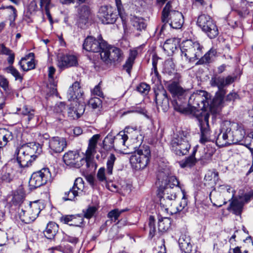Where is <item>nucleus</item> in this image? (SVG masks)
<instances>
[{
    "mask_svg": "<svg viewBox=\"0 0 253 253\" xmlns=\"http://www.w3.org/2000/svg\"><path fill=\"white\" fill-rule=\"evenodd\" d=\"M175 66L171 59H168L165 61L163 72L170 75L174 72Z\"/></svg>",
    "mask_w": 253,
    "mask_h": 253,
    "instance_id": "42",
    "label": "nucleus"
},
{
    "mask_svg": "<svg viewBox=\"0 0 253 253\" xmlns=\"http://www.w3.org/2000/svg\"><path fill=\"white\" fill-rule=\"evenodd\" d=\"M196 151L197 147H195L194 148L192 155L187 157L181 165L182 167H191L195 165L196 163V159L195 158V154Z\"/></svg>",
    "mask_w": 253,
    "mask_h": 253,
    "instance_id": "41",
    "label": "nucleus"
},
{
    "mask_svg": "<svg viewBox=\"0 0 253 253\" xmlns=\"http://www.w3.org/2000/svg\"><path fill=\"white\" fill-rule=\"evenodd\" d=\"M138 52L136 49L130 50L129 56L123 65V68L126 72L130 74V71L134 63V60L137 55Z\"/></svg>",
    "mask_w": 253,
    "mask_h": 253,
    "instance_id": "30",
    "label": "nucleus"
},
{
    "mask_svg": "<svg viewBox=\"0 0 253 253\" xmlns=\"http://www.w3.org/2000/svg\"><path fill=\"white\" fill-rule=\"evenodd\" d=\"M197 24L210 39H214L218 35L216 25L209 15H200L197 20Z\"/></svg>",
    "mask_w": 253,
    "mask_h": 253,
    "instance_id": "12",
    "label": "nucleus"
},
{
    "mask_svg": "<svg viewBox=\"0 0 253 253\" xmlns=\"http://www.w3.org/2000/svg\"><path fill=\"white\" fill-rule=\"evenodd\" d=\"M245 145L248 148L251 152L253 150V131L250 132L245 139Z\"/></svg>",
    "mask_w": 253,
    "mask_h": 253,
    "instance_id": "50",
    "label": "nucleus"
},
{
    "mask_svg": "<svg viewBox=\"0 0 253 253\" xmlns=\"http://www.w3.org/2000/svg\"><path fill=\"white\" fill-rule=\"evenodd\" d=\"M13 138L11 131L5 128H0V148L5 146Z\"/></svg>",
    "mask_w": 253,
    "mask_h": 253,
    "instance_id": "31",
    "label": "nucleus"
},
{
    "mask_svg": "<svg viewBox=\"0 0 253 253\" xmlns=\"http://www.w3.org/2000/svg\"><path fill=\"white\" fill-rule=\"evenodd\" d=\"M253 196V190L250 191L247 193L244 194L243 196L240 197L239 199L242 200L245 203H248L250 201L251 198Z\"/></svg>",
    "mask_w": 253,
    "mask_h": 253,
    "instance_id": "60",
    "label": "nucleus"
},
{
    "mask_svg": "<svg viewBox=\"0 0 253 253\" xmlns=\"http://www.w3.org/2000/svg\"><path fill=\"white\" fill-rule=\"evenodd\" d=\"M171 3L169 1L164 8L162 20L164 23L169 22V26L173 29H180L184 23L183 16L178 11L171 10Z\"/></svg>",
    "mask_w": 253,
    "mask_h": 253,
    "instance_id": "6",
    "label": "nucleus"
},
{
    "mask_svg": "<svg viewBox=\"0 0 253 253\" xmlns=\"http://www.w3.org/2000/svg\"><path fill=\"white\" fill-rule=\"evenodd\" d=\"M235 81V78L228 76L225 78L221 76H214L211 78L210 83L212 86L218 87L219 92L225 91L224 87L233 83Z\"/></svg>",
    "mask_w": 253,
    "mask_h": 253,
    "instance_id": "20",
    "label": "nucleus"
},
{
    "mask_svg": "<svg viewBox=\"0 0 253 253\" xmlns=\"http://www.w3.org/2000/svg\"><path fill=\"white\" fill-rule=\"evenodd\" d=\"M51 174L47 168L34 172L29 180V184L31 189L39 187L51 180Z\"/></svg>",
    "mask_w": 253,
    "mask_h": 253,
    "instance_id": "13",
    "label": "nucleus"
},
{
    "mask_svg": "<svg viewBox=\"0 0 253 253\" xmlns=\"http://www.w3.org/2000/svg\"><path fill=\"white\" fill-rule=\"evenodd\" d=\"M50 151L58 153L62 152L66 147L67 142L65 138L58 136L52 137L48 141Z\"/></svg>",
    "mask_w": 253,
    "mask_h": 253,
    "instance_id": "23",
    "label": "nucleus"
},
{
    "mask_svg": "<svg viewBox=\"0 0 253 253\" xmlns=\"http://www.w3.org/2000/svg\"><path fill=\"white\" fill-rule=\"evenodd\" d=\"M6 9L8 10L9 13V19L10 21V25L14 26L15 25L14 21L17 17V11L16 9L12 6H7Z\"/></svg>",
    "mask_w": 253,
    "mask_h": 253,
    "instance_id": "46",
    "label": "nucleus"
},
{
    "mask_svg": "<svg viewBox=\"0 0 253 253\" xmlns=\"http://www.w3.org/2000/svg\"><path fill=\"white\" fill-rule=\"evenodd\" d=\"M98 16L105 24H113L118 18L117 14L113 12L112 8L107 6H102L100 8Z\"/></svg>",
    "mask_w": 253,
    "mask_h": 253,
    "instance_id": "18",
    "label": "nucleus"
},
{
    "mask_svg": "<svg viewBox=\"0 0 253 253\" xmlns=\"http://www.w3.org/2000/svg\"><path fill=\"white\" fill-rule=\"evenodd\" d=\"M63 161L67 165L77 168L81 167L82 162L85 161L80 157L78 152L73 151H69L64 154Z\"/></svg>",
    "mask_w": 253,
    "mask_h": 253,
    "instance_id": "19",
    "label": "nucleus"
},
{
    "mask_svg": "<svg viewBox=\"0 0 253 253\" xmlns=\"http://www.w3.org/2000/svg\"><path fill=\"white\" fill-rule=\"evenodd\" d=\"M178 243L181 250L184 252H189L191 250L192 246L189 237L182 235L179 239Z\"/></svg>",
    "mask_w": 253,
    "mask_h": 253,
    "instance_id": "33",
    "label": "nucleus"
},
{
    "mask_svg": "<svg viewBox=\"0 0 253 253\" xmlns=\"http://www.w3.org/2000/svg\"><path fill=\"white\" fill-rule=\"evenodd\" d=\"M229 201L230 202V203L227 210L237 215H241L245 203L237 198L229 199Z\"/></svg>",
    "mask_w": 253,
    "mask_h": 253,
    "instance_id": "27",
    "label": "nucleus"
},
{
    "mask_svg": "<svg viewBox=\"0 0 253 253\" xmlns=\"http://www.w3.org/2000/svg\"><path fill=\"white\" fill-rule=\"evenodd\" d=\"M14 171L10 167L3 168L1 176V179L6 182H11L14 177Z\"/></svg>",
    "mask_w": 253,
    "mask_h": 253,
    "instance_id": "34",
    "label": "nucleus"
},
{
    "mask_svg": "<svg viewBox=\"0 0 253 253\" xmlns=\"http://www.w3.org/2000/svg\"><path fill=\"white\" fill-rule=\"evenodd\" d=\"M181 190L183 194L182 198L180 201L177 202L175 200L173 201L172 205L170 206V207L169 208V213L170 214H176L182 211V210H184L185 207L187 206V202L185 197L184 191L182 189Z\"/></svg>",
    "mask_w": 253,
    "mask_h": 253,
    "instance_id": "26",
    "label": "nucleus"
},
{
    "mask_svg": "<svg viewBox=\"0 0 253 253\" xmlns=\"http://www.w3.org/2000/svg\"><path fill=\"white\" fill-rule=\"evenodd\" d=\"M101 59L106 63L121 62L124 59L122 51L116 47H109L106 43V47L100 53Z\"/></svg>",
    "mask_w": 253,
    "mask_h": 253,
    "instance_id": "14",
    "label": "nucleus"
},
{
    "mask_svg": "<svg viewBox=\"0 0 253 253\" xmlns=\"http://www.w3.org/2000/svg\"><path fill=\"white\" fill-rule=\"evenodd\" d=\"M19 65L21 68L24 71H27L33 69L35 67L34 59L29 61L26 57L22 58L19 62Z\"/></svg>",
    "mask_w": 253,
    "mask_h": 253,
    "instance_id": "36",
    "label": "nucleus"
},
{
    "mask_svg": "<svg viewBox=\"0 0 253 253\" xmlns=\"http://www.w3.org/2000/svg\"><path fill=\"white\" fill-rule=\"evenodd\" d=\"M24 198V194L22 191H16L13 195L11 201L13 204L15 205H20L21 206V204L23 203Z\"/></svg>",
    "mask_w": 253,
    "mask_h": 253,
    "instance_id": "40",
    "label": "nucleus"
},
{
    "mask_svg": "<svg viewBox=\"0 0 253 253\" xmlns=\"http://www.w3.org/2000/svg\"><path fill=\"white\" fill-rule=\"evenodd\" d=\"M225 91H217L215 97L211 101L210 98V94L205 91L200 90L191 95L188 100V105L197 111H202L201 116L198 118L202 117L205 114H209L205 111L208 109L212 110V108L220 107L223 103Z\"/></svg>",
    "mask_w": 253,
    "mask_h": 253,
    "instance_id": "2",
    "label": "nucleus"
},
{
    "mask_svg": "<svg viewBox=\"0 0 253 253\" xmlns=\"http://www.w3.org/2000/svg\"><path fill=\"white\" fill-rule=\"evenodd\" d=\"M233 136H230L229 143H235V144L240 143L245 145V142L243 138L245 135V131L244 128L238 124V126L235 129H232Z\"/></svg>",
    "mask_w": 253,
    "mask_h": 253,
    "instance_id": "25",
    "label": "nucleus"
},
{
    "mask_svg": "<svg viewBox=\"0 0 253 253\" xmlns=\"http://www.w3.org/2000/svg\"><path fill=\"white\" fill-rule=\"evenodd\" d=\"M167 88L174 98L172 102L174 109L183 114L189 113L190 110L187 106L186 101L189 94V90L183 88L177 81H170Z\"/></svg>",
    "mask_w": 253,
    "mask_h": 253,
    "instance_id": "3",
    "label": "nucleus"
},
{
    "mask_svg": "<svg viewBox=\"0 0 253 253\" xmlns=\"http://www.w3.org/2000/svg\"><path fill=\"white\" fill-rule=\"evenodd\" d=\"M40 7L42 10L50 9L51 7V0H40Z\"/></svg>",
    "mask_w": 253,
    "mask_h": 253,
    "instance_id": "61",
    "label": "nucleus"
},
{
    "mask_svg": "<svg viewBox=\"0 0 253 253\" xmlns=\"http://www.w3.org/2000/svg\"><path fill=\"white\" fill-rule=\"evenodd\" d=\"M38 9L37 3L35 0H33L31 1L29 5L28 6V12L30 14H32L36 12Z\"/></svg>",
    "mask_w": 253,
    "mask_h": 253,
    "instance_id": "58",
    "label": "nucleus"
},
{
    "mask_svg": "<svg viewBox=\"0 0 253 253\" xmlns=\"http://www.w3.org/2000/svg\"><path fill=\"white\" fill-rule=\"evenodd\" d=\"M149 235L152 238L154 236L156 232L155 227V219L153 216H150L149 219Z\"/></svg>",
    "mask_w": 253,
    "mask_h": 253,
    "instance_id": "52",
    "label": "nucleus"
},
{
    "mask_svg": "<svg viewBox=\"0 0 253 253\" xmlns=\"http://www.w3.org/2000/svg\"><path fill=\"white\" fill-rule=\"evenodd\" d=\"M106 47V42L101 36L96 39L92 36L87 37L83 43V48L88 51L93 52H101Z\"/></svg>",
    "mask_w": 253,
    "mask_h": 253,
    "instance_id": "15",
    "label": "nucleus"
},
{
    "mask_svg": "<svg viewBox=\"0 0 253 253\" xmlns=\"http://www.w3.org/2000/svg\"><path fill=\"white\" fill-rule=\"evenodd\" d=\"M83 92L78 82H75L68 89L67 96L69 100H79L82 99Z\"/></svg>",
    "mask_w": 253,
    "mask_h": 253,
    "instance_id": "24",
    "label": "nucleus"
},
{
    "mask_svg": "<svg viewBox=\"0 0 253 253\" xmlns=\"http://www.w3.org/2000/svg\"><path fill=\"white\" fill-rule=\"evenodd\" d=\"M41 152L42 149L39 144L31 142L17 148L15 153L20 166L25 168L31 165Z\"/></svg>",
    "mask_w": 253,
    "mask_h": 253,
    "instance_id": "5",
    "label": "nucleus"
},
{
    "mask_svg": "<svg viewBox=\"0 0 253 253\" xmlns=\"http://www.w3.org/2000/svg\"><path fill=\"white\" fill-rule=\"evenodd\" d=\"M238 126V124L226 121L222 123L220 129V132L218 134L216 140V144L219 147H224L235 143H229L230 136H233L232 129Z\"/></svg>",
    "mask_w": 253,
    "mask_h": 253,
    "instance_id": "11",
    "label": "nucleus"
},
{
    "mask_svg": "<svg viewBox=\"0 0 253 253\" xmlns=\"http://www.w3.org/2000/svg\"><path fill=\"white\" fill-rule=\"evenodd\" d=\"M221 189L223 190L224 193H226L229 195V198L230 199H232L234 198L235 195V190L229 185H222L220 186Z\"/></svg>",
    "mask_w": 253,
    "mask_h": 253,
    "instance_id": "49",
    "label": "nucleus"
},
{
    "mask_svg": "<svg viewBox=\"0 0 253 253\" xmlns=\"http://www.w3.org/2000/svg\"><path fill=\"white\" fill-rule=\"evenodd\" d=\"M116 158L114 154H111L108 157L107 169L100 168L97 173V178L100 182L107 183L110 180V176L113 174V169Z\"/></svg>",
    "mask_w": 253,
    "mask_h": 253,
    "instance_id": "16",
    "label": "nucleus"
},
{
    "mask_svg": "<svg viewBox=\"0 0 253 253\" xmlns=\"http://www.w3.org/2000/svg\"><path fill=\"white\" fill-rule=\"evenodd\" d=\"M0 86L3 88L5 91L9 88L8 82L5 78L0 77Z\"/></svg>",
    "mask_w": 253,
    "mask_h": 253,
    "instance_id": "62",
    "label": "nucleus"
},
{
    "mask_svg": "<svg viewBox=\"0 0 253 253\" xmlns=\"http://www.w3.org/2000/svg\"><path fill=\"white\" fill-rule=\"evenodd\" d=\"M150 86L144 83H142L137 87V90L138 92L144 95H146L148 93L150 90Z\"/></svg>",
    "mask_w": 253,
    "mask_h": 253,
    "instance_id": "51",
    "label": "nucleus"
},
{
    "mask_svg": "<svg viewBox=\"0 0 253 253\" xmlns=\"http://www.w3.org/2000/svg\"><path fill=\"white\" fill-rule=\"evenodd\" d=\"M127 209L119 210L118 209L111 211L108 213V217L112 221L115 222L119 218L120 214L125 211H127Z\"/></svg>",
    "mask_w": 253,
    "mask_h": 253,
    "instance_id": "44",
    "label": "nucleus"
},
{
    "mask_svg": "<svg viewBox=\"0 0 253 253\" xmlns=\"http://www.w3.org/2000/svg\"><path fill=\"white\" fill-rule=\"evenodd\" d=\"M151 75L152 76V81L153 82L157 81L158 82L160 81V75L157 70V67H152Z\"/></svg>",
    "mask_w": 253,
    "mask_h": 253,
    "instance_id": "59",
    "label": "nucleus"
},
{
    "mask_svg": "<svg viewBox=\"0 0 253 253\" xmlns=\"http://www.w3.org/2000/svg\"><path fill=\"white\" fill-rule=\"evenodd\" d=\"M78 61L76 56L72 54H65L58 57V67L63 70L65 68L77 66Z\"/></svg>",
    "mask_w": 253,
    "mask_h": 253,
    "instance_id": "21",
    "label": "nucleus"
},
{
    "mask_svg": "<svg viewBox=\"0 0 253 253\" xmlns=\"http://www.w3.org/2000/svg\"><path fill=\"white\" fill-rule=\"evenodd\" d=\"M133 27L137 30H141L146 27V25L142 19L134 18L132 21Z\"/></svg>",
    "mask_w": 253,
    "mask_h": 253,
    "instance_id": "48",
    "label": "nucleus"
},
{
    "mask_svg": "<svg viewBox=\"0 0 253 253\" xmlns=\"http://www.w3.org/2000/svg\"><path fill=\"white\" fill-rule=\"evenodd\" d=\"M23 206H21V208L18 211V215L22 222L29 224L34 221L38 216L41 209L40 204L37 202L35 201L33 203H27V206H26V203L23 204Z\"/></svg>",
    "mask_w": 253,
    "mask_h": 253,
    "instance_id": "8",
    "label": "nucleus"
},
{
    "mask_svg": "<svg viewBox=\"0 0 253 253\" xmlns=\"http://www.w3.org/2000/svg\"><path fill=\"white\" fill-rule=\"evenodd\" d=\"M99 137V134H95L89 139L88 148L85 153L86 159H90L91 156L95 153L97 143Z\"/></svg>",
    "mask_w": 253,
    "mask_h": 253,
    "instance_id": "28",
    "label": "nucleus"
},
{
    "mask_svg": "<svg viewBox=\"0 0 253 253\" xmlns=\"http://www.w3.org/2000/svg\"><path fill=\"white\" fill-rule=\"evenodd\" d=\"M229 253H248V251L245 250L242 251L241 247H236L233 249H230Z\"/></svg>",
    "mask_w": 253,
    "mask_h": 253,
    "instance_id": "64",
    "label": "nucleus"
},
{
    "mask_svg": "<svg viewBox=\"0 0 253 253\" xmlns=\"http://www.w3.org/2000/svg\"><path fill=\"white\" fill-rule=\"evenodd\" d=\"M6 71L8 73L11 74L13 77H15L16 80H20V81L22 80V77L20 75V74L18 71L14 68L12 66L6 68Z\"/></svg>",
    "mask_w": 253,
    "mask_h": 253,
    "instance_id": "47",
    "label": "nucleus"
},
{
    "mask_svg": "<svg viewBox=\"0 0 253 253\" xmlns=\"http://www.w3.org/2000/svg\"><path fill=\"white\" fill-rule=\"evenodd\" d=\"M84 181L81 177L77 178L74 185L69 191L65 192L62 199L64 201L74 200L77 196L81 195L84 189Z\"/></svg>",
    "mask_w": 253,
    "mask_h": 253,
    "instance_id": "17",
    "label": "nucleus"
},
{
    "mask_svg": "<svg viewBox=\"0 0 253 253\" xmlns=\"http://www.w3.org/2000/svg\"><path fill=\"white\" fill-rule=\"evenodd\" d=\"M199 126L201 129V136L200 142L202 144L201 153V159L208 160L211 158L215 151V149L211 144L205 145L206 142L210 141L211 138L210 136V129L209 125V115L205 114L199 119Z\"/></svg>",
    "mask_w": 253,
    "mask_h": 253,
    "instance_id": "4",
    "label": "nucleus"
},
{
    "mask_svg": "<svg viewBox=\"0 0 253 253\" xmlns=\"http://www.w3.org/2000/svg\"><path fill=\"white\" fill-rule=\"evenodd\" d=\"M97 211V208L94 206L89 207L84 211V216L88 219L91 218Z\"/></svg>",
    "mask_w": 253,
    "mask_h": 253,
    "instance_id": "55",
    "label": "nucleus"
},
{
    "mask_svg": "<svg viewBox=\"0 0 253 253\" xmlns=\"http://www.w3.org/2000/svg\"><path fill=\"white\" fill-rule=\"evenodd\" d=\"M127 139V134H125L123 131H120L115 137L114 141L116 148L120 150H125V148L127 147L126 142Z\"/></svg>",
    "mask_w": 253,
    "mask_h": 253,
    "instance_id": "29",
    "label": "nucleus"
},
{
    "mask_svg": "<svg viewBox=\"0 0 253 253\" xmlns=\"http://www.w3.org/2000/svg\"><path fill=\"white\" fill-rule=\"evenodd\" d=\"M81 109H80L79 111L77 110L73 111L70 109L68 112L69 115L74 119L80 118L81 114H82L84 111L83 105H81Z\"/></svg>",
    "mask_w": 253,
    "mask_h": 253,
    "instance_id": "53",
    "label": "nucleus"
},
{
    "mask_svg": "<svg viewBox=\"0 0 253 253\" xmlns=\"http://www.w3.org/2000/svg\"><path fill=\"white\" fill-rule=\"evenodd\" d=\"M170 148L177 155H186L190 148V145L187 139V133L183 131H180L174 134L170 142Z\"/></svg>",
    "mask_w": 253,
    "mask_h": 253,
    "instance_id": "9",
    "label": "nucleus"
},
{
    "mask_svg": "<svg viewBox=\"0 0 253 253\" xmlns=\"http://www.w3.org/2000/svg\"><path fill=\"white\" fill-rule=\"evenodd\" d=\"M204 179L209 184H215L219 179L218 173L215 170H209L206 173Z\"/></svg>",
    "mask_w": 253,
    "mask_h": 253,
    "instance_id": "38",
    "label": "nucleus"
},
{
    "mask_svg": "<svg viewBox=\"0 0 253 253\" xmlns=\"http://www.w3.org/2000/svg\"><path fill=\"white\" fill-rule=\"evenodd\" d=\"M88 105L93 109H96L101 105V100L98 97L92 98L88 101Z\"/></svg>",
    "mask_w": 253,
    "mask_h": 253,
    "instance_id": "54",
    "label": "nucleus"
},
{
    "mask_svg": "<svg viewBox=\"0 0 253 253\" xmlns=\"http://www.w3.org/2000/svg\"><path fill=\"white\" fill-rule=\"evenodd\" d=\"M176 39L171 38L167 40L163 45L164 49L168 52H173L176 48Z\"/></svg>",
    "mask_w": 253,
    "mask_h": 253,
    "instance_id": "39",
    "label": "nucleus"
},
{
    "mask_svg": "<svg viewBox=\"0 0 253 253\" xmlns=\"http://www.w3.org/2000/svg\"><path fill=\"white\" fill-rule=\"evenodd\" d=\"M90 14L89 8L86 6H82L80 10V20L82 21V22L85 23Z\"/></svg>",
    "mask_w": 253,
    "mask_h": 253,
    "instance_id": "45",
    "label": "nucleus"
},
{
    "mask_svg": "<svg viewBox=\"0 0 253 253\" xmlns=\"http://www.w3.org/2000/svg\"><path fill=\"white\" fill-rule=\"evenodd\" d=\"M170 219L168 217L159 218L158 221L159 231L162 233L166 232L170 227Z\"/></svg>",
    "mask_w": 253,
    "mask_h": 253,
    "instance_id": "37",
    "label": "nucleus"
},
{
    "mask_svg": "<svg viewBox=\"0 0 253 253\" xmlns=\"http://www.w3.org/2000/svg\"><path fill=\"white\" fill-rule=\"evenodd\" d=\"M181 56L189 62L195 61L202 55V47L198 42L188 40L183 41L181 46Z\"/></svg>",
    "mask_w": 253,
    "mask_h": 253,
    "instance_id": "10",
    "label": "nucleus"
},
{
    "mask_svg": "<svg viewBox=\"0 0 253 253\" xmlns=\"http://www.w3.org/2000/svg\"><path fill=\"white\" fill-rule=\"evenodd\" d=\"M216 51L214 49H211L199 61L200 64H205L210 62L212 58L215 55Z\"/></svg>",
    "mask_w": 253,
    "mask_h": 253,
    "instance_id": "43",
    "label": "nucleus"
},
{
    "mask_svg": "<svg viewBox=\"0 0 253 253\" xmlns=\"http://www.w3.org/2000/svg\"><path fill=\"white\" fill-rule=\"evenodd\" d=\"M58 230V225L55 222H50L47 224L43 233L47 239H52L56 235Z\"/></svg>",
    "mask_w": 253,
    "mask_h": 253,
    "instance_id": "32",
    "label": "nucleus"
},
{
    "mask_svg": "<svg viewBox=\"0 0 253 253\" xmlns=\"http://www.w3.org/2000/svg\"><path fill=\"white\" fill-rule=\"evenodd\" d=\"M116 6L118 9V13L121 17L123 16L124 9L122 4L121 0H115Z\"/></svg>",
    "mask_w": 253,
    "mask_h": 253,
    "instance_id": "63",
    "label": "nucleus"
},
{
    "mask_svg": "<svg viewBox=\"0 0 253 253\" xmlns=\"http://www.w3.org/2000/svg\"><path fill=\"white\" fill-rule=\"evenodd\" d=\"M156 184L158 186V195L162 210L169 212V208L177 196L176 190H181L179 182L174 176H169L168 170L159 171Z\"/></svg>",
    "mask_w": 253,
    "mask_h": 253,
    "instance_id": "1",
    "label": "nucleus"
},
{
    "mask_svg": "<svg viewBox=\"0 0 253 253\" xmlns=\"http://www.w3.org/2000/svg\"><path fill=\"white\" fill-rule=\"evenodd\" d=\"M84 219L81 216H74L73 215L72 222L70 225L75 226H81L83 224Z\"/></svg>",
    "mask_w": 253,
    "mask_h": 253,
    "instance_id": "56",
    "label": "nucleus"
},
{
    "mask_svg": "<svg viewBox=\"0 0 253 253\" xmlns=\"http://www.w3.org/2000/svg\"><path fill=\"white\" fill-rule=\"evenodd\" d=\"M16 113L19 115L28 116V120L30 121L35 116V110L30 107L25 105L22 108H17Z\"/></svg>",
    "mask_w": 253,
    "mask_h": 253,
    "instance_id": "35",
    "label": "nucleus"
},
{
    "mask_svg": "<svg viewBox=\"0 0 253 253\" xmlns=\"http://www.w3.org/2000/svg\"><path fill=\"white\" fill-rule=\"evenodd\" d=\"M151 156L148 146H140L131 156L130 162L132 167L136 170L143 169L148 165Z\"/></svg>",
    "mask_w": 253,
    "mask_h": 253,
    "instance_id": "7",
    "label": "nucleus"
},
{
    "mask_svg": "<svg viewBox=\"0 0 253 253\" xmlns=\"http://www.w3.org/2000/svg\"><path fill=\"white\" fill-rule=\"evenodd\" d=\"M155 97L158 109L167 111L169 108V99L166 90L162 88L155 92Z\"/></svg>",
    "mask_w": 253,
    "mask_h": 253,
    "instance_id": "22",
    "label": "nucleus"
},
{
    "mask_svg": "<svg viewBox=\"0 0 253 253\" xmlns=\"http://www.w3.org/2000/svg\"><path fill=\"white\" fill-rule=\"evenodd\" d=\"M6 95V97L10 99H13L15 96L18 97L19 96V93L18 91L13 90L9 87L5 91Z\"/></svg>",
    "mask_w": 253,
    "mask_h": 253,
    "instance_id": "57",
    "label": "nucleus"
}]
</instances>
